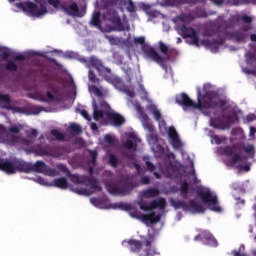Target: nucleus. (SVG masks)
Masks as SVG:
<instances>
[{
  "label": "nucleus",
  "mask_w": 256,
  "mask_h": 256,
  "mask_svg": "<svg viewBox=\"0 0 256 256\" xmlns=\"http://www.w3.org/2000/svg\"><path fill=\"white\" fill-rule=\"evenodd\" d=\"M140 183H142V185H149V183H151V178H149V176H143L140 179Z\"/></svg>",
  "instance_id": "61"
},
{
  "label": "nucleus",
  "mask_w": 256,
  "mask_h": 256,
  "mask_svg": "<svg viewBox=\"0 0 256 256\" xmlns=\"http://www.w3.org/2000/svg\"><path fill=\"white\" fill-rule=\"evenodd\" d=\"M168 135L171 139V145L174 149L181 148V140H179V134H177V130L174 127H170L168 131Z\"/></svg>",
  "instance_id": "26"
},
{
  "label": "nucleus",
  "mask_w": 256,
  "mask_h": 256,
  "mask_svg": "<svg viewBox=\"0 0 256 256\" xmlns=\"http://www.w3.org/2000/svg\"><path fill=\"white\" fill-rule=\"evenodd\" d=\"M124 93H126V95H127L128 97H130V99H133V97H135V91H133V90H131V89H129V88H126V89L124 90Z\"/></svg>",
  "instance_id": "62"
},
{
  "label": "nucleus",
  "mask_w": 256,
  "mask_h": 256,
  "mask_svg": "<svg viewBox=\"0 0 256 256\" xmlns=\"http://www.w3.org/2000/svg\"><path fill=\"white\" fill-rule=\"evenodd\" d=\"M221 117L222 118H210V126L213 127V129H219L220 131L231 129L233 123H235V119H237V116H233L231 114L222 115Z\"/></svg>",
  "instance_id": "7"
},
{
  "label": "nucleus",
  "mask_w": 256,
  "mask_h": 256,
  "mask_svg": "<svg viewBox=\"0 0 256 256\" xmlns=\"http://www.w3.org/2000/svg\"><path fill=\"white\" fill-rule=\"evenodd\" d=\"M242 21H243V23H246L247 25H251V23H253V18H251V16L244 15L242 17Z\"/></svg>",
  "instance_id": "60"
},
{
  "label": "nucleus",
  "mask_w": 256,
  "mask_h": 256,
  "mask_svg": "<svg viewBox=\"0 0 256 256\" xmlns=\"http://www.w3.org/2000/svg\"><path fill=\"white\" fill-rule=\"evenodd\" d=\"M127 11H129V13H136L137 12V8L135 7V3H133V0H128Z\"/></svg>",
  "instance_id": "54"
},
{
  "label": "nucleus",
  "mask_w": 256,
  "mask_h": 256,
  "mask_svg": "<svg viewBox=\"0 0 256 256\" xmlns=\"http://www.w3.org/2000/svg\"><path fill=\"white\" fill-rule=\"evenodd\" d=\"M127 243L132 253H139V251H141V248L144 245L143 242L133 239L128 240Z\"/></svg>",
  "instance_id": "29"
},
{
  "label": "nucleus",
  "mask_w": 256,
  "mask_h": 256,
  "mask_svg": "<svg viewBox=\"0 0 256 256\" xmlns=\"http://www.w3.org/2000/svg\"><path fill=\"white\" fill-rule=\"evenodd\" d=\"M55 95H57V88L50 87L45 94L43 92H37L35 97L41 103H53L55 101Z\"/></svg>",
  "instance_id": "15"
},
{
  "label": "nucleus",
  "mask_w": 256,
  "mask_h": 256,
  "mask_svg": "<svg viewBox=\"0 0 256 256\" xmlns=\"http://www.w3.org/2000/svg\"><path fill=\"white\" fill-rule=\"evenodd\" d=\"M244 151L248 155H251V153H255V146H253V144H249L246 147H244Z\"/></svg>",
  "instance_id": "56"
},
{
  "label": "nucleus",
  "mask_w": 256,
  "mask_h": 256,
  "mask_svg": "<svg viewBox=\"0 0 256 256\" xmlns=\"http://www.w3.org/2000/svg\"><path fill=\"white\" fill-rule=\"evenodd\" d=\"M85 183H87V185H90V187L94 189V191H101V185H99V182L96 178L86 176Z\"/></svg>",
  "instance_id": "33"
},
{
  "label": "nucleus",
  "mask_w": 256,
  "mask_h": 256,
  "mask_svg": "<svg viewBox=\"0 0 256 256\" xmlns=\"http://www.w3.org/2000/svg\"><path fill=\"white\" fill-rule=\"evenodd\" d=\"M232 37H234L238 43H241V41H245V39H247V33L243 31H236L233 32Z\"/></svg>",
  "instance_id": "36"
},
{
  "label": "nucleus",
  "mask_w": 256,
  "mask_h": 256,
  "mask_svg": "<svg viewBox=\"0 0 256 256\" xmlns=\"http://www.w3.org/2000/svg\"><path fill=\"white\" fill-rule=\"evenodd\" d=\"M151 111L153 113L154 119H156L157 121H161V112L157 109V107L152 106Z\"/></svg>",
  "instance_id": "51"
},
{
  "label": "nucleus",
  "mask_w": 256,
  "mask_h": 256,
  "mask_svg": "<svg viewBox=\"0 0 256 256\" xmlns=\"http://www.w3.org/2000/svg\"><path fill=\"white\" fill-rule=\"evenodd\" d=\"M106 39H108V41L111 45H119V38H117V37L107 36Z\"/></svg>",
  "instance_id": "55"
},
{
  "label": "nucleus",
  "mask_w": 256,
  "mask_h": 256,
  "mask_svg": "<svg viewBox=\"0 0 256 256\" xmlns=\"http://www.w3.org/2000/svg\"><path fill=\"white\" fill-rule=\"evenodd\" d=\"M170 203L174 209H183V211H187V203L183 200L172 199Z\"/></svg>",
  "instance_id": "34"
},
{
  "label": "nucleus",
  "mask_w": 256,
  "mask_h": 256,
  "mask_svg": "<svg viewBox=\"0 0 256 256\" xmlns=\"http://www.w3.org/2000/svg\"><path fill=\"white\" fill-rule=\"evenodd\" d=\"M89 154H90V157L92 159V165H96L97 164V157L99 156V154L97 153V150H90Z\"/></svg>",
  "instance_id": "52"
},
{
  "label": "nucleus",
  "mask_w": 256,
  "mask_h": 256,
  "mask_svg": "<svg viewBox=\"0 0 256 256\" xmlns=\"http://www.w3.org/2000/svg\"><path fill=\"white\" fill-rule=\"evenodd\" d=\"M145 165L150 173H153V171H155V165L151 161H146Z\"/></svg>",
  "instance_id": "59"
},
{
  "label": "nucleus",
  "mask_w": 256,
  "mask_h": 256,
  "mask_svg": "<svg viewBox=\"0 0 256 256\" xmlns=\"http://www.w3.org/2000/svg\"><path fill=\"white\" fill-rule=\"evenodd\" d=\"M223 40H202L201 45L206 47V49H210L212 53H217L219 51V45H223Z\"/></svg>",
  "instance_id": "23"
},
{
  "label": "nucleus",
  "mask_w": 256,
  "mask_h": 256,
  "mask_svg": "<svg viewBox=\"0 0 256 256\" xmlns=\"http://www.w3.org/2000/svg\"><path fill=\"white\" fill-rule=\"evenodd\" d=\"M104 19L112 24L110 31H129L131 29L128 24L124 25L119 13L115 9H109L104 15Z\"/></svg>",
  "instance_id": "5"
},
{
  "label": "nucleus",
  "mask_w": 256,
  "mask_h": 256,
  "mask_svg": "<svg viewBox=\"0 0 256 256\" xmlns=\"http://www.w3.org/2000/svg\"><path fill=\"white\" fill-rule=\"evenodd\" d=\"M143 52L149 59H151V61H154V63L161 66L165 65V58H163L155 48L146 46L143 48Z\"/></svg>",
  "instance_id": "16"
},
{
  "label": "nucleus",
  "mask_w": 256,
  "mask_h": 256,
  "mask_svg": "<svg viewBox=\"0 0 256 256\" xmlns=\"http://www.w3.org/2000/svg\"><path fill=\"white\" fill-rule=\"evenodd\" d=\"M93 107V119L94 121H99L100 119H103L105 117V110L103 109H109V104L107 102L103 101L100 103V106L97 105V102L94 100L92 103Z\"/></svg>",
  "instance_id": "18"
},
{
  "label": "nucleus",
  "mask_w": 256,
  "mask_h": 256,
  "mask_svg": "<svg viewBox=\"0 0 256 256\" xmlns=\"http://www.w3.org/2000/svg\"><path fill=\"white\" fill-rule=\"evenodd\" d=\"M32 153L36 154L38 157H53L54 159H59L63 156L61 148L52 147L49 145L36 144L31 148Z\"/></svg>",
  "instance_id": "4"
},
{
  "label": "nucleus",
  "mask_w": 256,
  "mask_h": 256,
  "mask_svg": "<svg viewBox=\"0 0 256 256\" xmlns=\"http://www.w3.org/2000/svg\"><path fill=\"white\" fill-rule=\"evenodd\" d=\"M195 241H202L204 245H209L210 247H217L218 242L215 239V236L211 234L209 231L204 230L200 234L195 237Z\"/></svg>",
  "instance_id": "17"
},
{
  "label": "nucleus",
  "mask_w": 256,
  "mask_h": 256,
  "mask_svg": "<svg viewBox=\"0 0 256 256\" xmlns=\"http://www.w3.org/2000/svg\"><path fill=\"white\" fill-rule=\"evenodd\" d=\"M5 69H6V71H17L19 69V67L17 66V64H15V62L8 61L5 64Z\"/></svg>",
  "instance_id": "46"
},
{
  "label": "nucleus",
  "mask_w": 256,
  "mask_h": 256,
  "mask_svg": "<svg viewBox=\"0 0 256 256\" xmlns=\"http://www.w3.org/2000/svg\"><path fill=\"white\" fill-rule=\"evenodd\" d=\"M88 65H90V67H94V69L99 72L105 71L107 69L105 66H103V62L96 56H91L89 58Z\"/></svg>",
  "instance_id": "27"
},
{
  "label": "nucleus",
  "mask_w": 256,
  "mask_h": 256,
  "mask_svg": "<svg viewBox=\"0 0 256 256\" xmlns=\"http://www.w3.org/2000/svg\"><path fill=\"white\" fill-rule=\"evenodd\" d=\"M159 49L161 51V54L162 55H170L171 54V51L169 49V46H167L165 43L163 42H159Z\"/></svg>",
  "instance_id": "44"
},
{
  "label": "nucleus",
  "mask_w": 256,
  "mask_h": 256,
  "mask_svg": "<svg viewBox=\"0 0 256 256\" xmlns=\"http://www.w3.org/2000/svg\"><path fill=\"white\" fill-rule=\"evenodd\" d=\"M255 133H256V128L255 127H250V131H249V137L251 139H255Z\"/></svg>",
  "instance_id": "64"
},
{
  "label": "nucleus",
  "mask_w": 256,
  "mask_h": 256,
  "mask_svg": "<svg viewBox=\"0 0 256 256\" xmlns=\"http://www.w3.org/2000/svg\"><path fill=\"white\" fill-rule=\"evenodd\" d=\"M33 55H35V52H32L30 54H14L12 55V59H14V61H25V59L29 58V57H33Z\"/></svg>",
  "instance_id": "40"
},
{
  "label": "nucleus",
  "mask_w": 256,
  "mask_h": 256,
  "mask_svg": "<svg viewBox=\"0 0 256 256\" xmlns=\"http://www.w3.org/2000/svg\"><path fill=\"white\" fill-rule=\"evenodd\" d=\"M109 118L111 119V121H113L116 127H121V125L125 123V118L121 116V114L112 113V114H109Z\"/></svg>",
  "instance_id": "32"
},
{
  "label": "nucleus",
  "mask_w": 256,
  "mask_h": 256,
  "mask_svg": "<svg viewBox=\"0 0 256 256\" xmlns=\"http://www.w3.org/2000/svg\"><path fill=\"white\" fill-rule=\"evenodd\" d=\"M53 187H57V189H68L69 182H67V178L60 177L53 180Z\"/></svg>",
  "instance_id": "30"
},
{
  "label": "nucleus",
  "mask_w": 256,
  "mask_h": 256,
  "mask_svg": "<svg viewBox=\"0 0 256 256\" xmlns=\"http://www.w3.org/2000/svg\"><path fill=\"white\" fill-rule=\"evenodd\" d=\"M51 135L55 137L57 141H65V135L61 133L59 130H51Z\"/></svg>",
  "instance_id": "41"
},
{
  "label": "nucleus",
  "mask_w": 256,
  "mask_h": 256,
  "mask_svg": "<svg viewBox=\"0 0 256 256\" xmlns=\"http://www.w3.org/2000/svg\"><path fill=\"white\" fill-rule=\"evenodd\" d=\"M90 91H92V93H94V95H96V97H103V91H101V89H99V87L92 85L89 86Z\"/></svg>",
  "instance_id": "47"
},
{
  "label": "nucleus",
  "mask_w": 256,
  "mask_h": 256,
  "mask_svg": "<svg viewBox=\"0 0 256 256\" xmlns=\"http://www.w3.org/2000/svg\"><path fill=\"white\" fill-rule=\"evenodd\" d=\"M227 105V100L219 97V92L215 90H208L200 97V108L198 111L205 113V109H223Z\"/></svg>",
  "instance_id": "1"
},
{
  "label": "nucleus",
  "mask_w": 256,
  "mask_h": 256,
  "mask_svg": "<svg viewBox=\"0 0 256 256\" xmlns=\"http://www.w3.org/2000/svg\"><path fill=\"white\" fill-rule=\"evenodd\" d=\"M253 29V25L251 24H246L242 26V33H247L248 31H251Z\"/></svg>",
  "instance_id": "63"
},
{
  "label": "nucleus",
  "mask_w": 256,
  "mask_h": 256,
  "mask_svg": "<svg viewBox=\"0 0 256 256\" xmlns=\"http://www.w3.org/2000/svg\"><path fill=\"white\" fill-rule=\"evenodd\" d=\"M196 193L203 203L208 205L210 211H214L215 213H221L223 211L221 206H217L219 201L217 200V196L211 193V190H197Z\"/></svg>",
  "instance_id": "6"
},
{
  "label": "nucleus",
  "mask_w": 256,
  "mask_h": 256,
  "mask_svg": "<svg viewBox=\"0 0 256 256\" xmlns=\"http://www.w3.org/2000/svg\"><path fill=\"white\" fill-rule=\"evenodd\" d=\"M241 143L233 144V145H228L225 146L222 151L223 154L226 155V157H232L230 163L232 165H237V163H240L242 161L241 154L239 151L241 150Z\"/></svg>",
  "instance_id": "9"
},
{
  "label": "nucleus",
  "mask_w": 256,
  "mask_h": 256,
  "mask_svg": "<svg viewBox=\"0 0 256 256\" xmlns=\"http://www.w3.org/2000/svg\"><path fill=\"white\" fill-rule=\"evenodd\" d=\"M48 3L54 7V9H59L61 7V2L59 0H48Z\"/></svg>",
  "instance_id": "58"
},
{
  "label": "nucleus",
  "mask_w": 256,
  "mask_h": 256,
  "mask_svg": "<svg viewBox=\"0 0 256 256\" xmlns=\"http://www.w3.org/2000/svg\"><path fill=\"white\" fill-rule=\"evenodd\" d=\"M189 193V182H187L186 180L182 182L181 186H180V195L181 197H187Z\"/></svg>",
  "instance_id": "37"
},
{
  "label": "nucleus",
  "mask_w": 256,
  "mask_h": 256,
  "mask_svg": "<svg viewBox=\"0 0 256 256\" xmlns=\"http://www.w3.org/2000/svg\"><path fill=\"white\" fill-rule=\"evenodd\" d=\"M19 7L23 9V11L30 13L32 17H41L47 13V4L45 3H40V5H37L34 2H21Z\"/></svg>",
  "instance_id": "8"
},
{
  "label": "nucleus",
  "mask_w": 256,
  "mask_h": 256,
  "mask_svg": "<svg viewBox=\"0 0 256 256\" xmlns=\"http://www.w3.org/2000/svg\"><path fill=\"white\" fill-rule=\"evenodd\" d=\"M123 147L124 149H128V151H137V145L132 140H126Z\"/></svg>",
  "instance_id": "42"
},
{
  "label": "nucleus",
  "mask_w": 256,
  "mask_h": 256,
  "mask_svg": "<svg viewBox=\"0 0 256 256\" xmlns=\"http://www.w3.org/2000/svg\"><path fill=\"white\" fill-rule=\"evenodd\" d=\"M0 141H5L6 143H17L19 141L18 136H11L9 130L3 125L0 124Z\"/></svg>",
  "instance_id": "21"
},
{
  "label": "nucleus",
  "mask_w": 256,
  "mask_h": 256,
  "mask_svg": "<svg viewBox=\"0 0 256 256\" xmlns=\"http://www.w3.org/2000/svg\"><path fill=\"white\" fill-rule=\"evenodd\" d=\"M109 163L112 165V167H117L119 165V159L115 154H110L109 155Z\"/></svg>",
  "instance_id": "49"
},
{
  "label": "nucleus",
  "mask_w": 256,
  "mask_h": 256,
  "mask_svg": "<svg viewBox=\"0 0 256 256\" xmlns=\"http://www.w3.org/2000/svg\"><path fill=\"white\" fill-rule=\"evenodd\" d=\"M9 133H12L13 135H19V133H21V128L17 126H10Z\"/></svg>",
  "instance_id": "57"
},
{
  "label": "nucleus",
  "mask_w": 256,
  "mask_h": 256,
  "mask_svg": "<svg viewBox=\"0 0 256 256\" xmlns=\"http://www.w3.org/2000/svg\"><path fill=\"white\" fill-rule=\"evenodd\" d=\"M230 3L235 7H239V5H250L249 0H231Z\"/></svg>",
  "instance_id": "50"
},
{
  "label": "nucleus",
  "mask_w": 256,
  "mask_h": 256,
  "mask_svg": "<svg viewBox=\"0 0 256 256\" xmlns=\"http://www.w3.org/2000/svg\"><path fill=\"white\" fill-rule=\"evenodd\" d=\"M56 168L60 170L61 173H65L66 177H69L74 185H85V175L79 176L78 174H72L66 164H57Z\"/></svg>",
  "instance_id": "13"
},
{
  "label": "nucleus",
  "mask_w": 256,
  "mask_h": 256,
  "mask_svg": "<svg viewBox=\"0 0 256 256\" xmlns=\"http://www.w3.org/2000/svg\"><path fill=\"white\" fill-rule=\"evenodd\" d=\"M62 11L67 13V15H71L73 17H79V6L77 3H72L69 5V7H66L65 5H61Z\"/></svg>",
  "instance_id": "28"
},
{
  "label": "nucleus",
  "mask_w": 256,
  "mask_h": 256,
  "mask_svg": "<svg viewBox=\"0 0 256 256\" xmlns=\"http://www.w3.org/2000/svg\"><path fill=\"white\" fill-rule=\"evenodd\" d=\"M198 103L193 102L186 93H181L176 97V103L181 107H192V109H201V90L197 92Z\"/></svg>",
  "instance_id": "10"
},
{
  "label": "nucleus",
  "mask_w": 256,
  "mask_h": 256,
  "mask_svg": "<svg viewBox=\"0 0 256 256\" xmlns=\"http://www.w3.org/2000/svg\"><path fill=\"white\" fill-rule=\"evenodd\" d=\"M177 19L181 22L180 24H177L178 31L181 32L184 39H191V45L199 47V36H197V31L194 28L187 27V23H191L193 17L182 15L178 16Z\"/></svg>",
  "instance_id": "3"
},
{
  "label": "nucleus",
  "mask_w": 256,
  "mask_h": 256,
  "mask_svg": "<svg viewBox=\"0 0 256 256\" xmlns=\"http://www.w3.org/2000/svg\"><path fill=\"white\" fill-rule=\"evenodd\" d=\"M91 25L94 27H101V14L95 13L91 19Z\"/></svg>",
  "instance_id": "39"
},
{
  "label": "nucleus",
  "mask_w": 256,
  "mask_h": 256,
  "mask_svg": "<svg viewBox=\"0 0 256 256\" xmlns=\"http://www.w3.org/2000/svg\"><path fill=\"white\" fill-rule=\"evenodd\" d=\"M159 193V189L157 188H148L142 191V196L146 199H153L154 197H158Z\"/></svg>",
  "instance_id": "31"
},
{
  "label": "nucleus",
  "mask_w": 256,
  "mask_h": 256,
  "mask_svg": "<svg viewBox=\"0 0 256 256\" xmlns=\"http://www.w3.org/2000/svg\"><path fill=\"white\" fill-rule=\"evenodd\" d=\"M32 171L34 173H43L44 175H47L48 177H57V175H59V172L57 170L49 167L42 160H38L34 164H32L31 172Z\"/></svg>",
  "instance_id": "11"
},
{
  "label": "nucleus",
  "mask_w": 256,
  "mask_h": 256,
  "mask_svg": "<svg viewBox=\"0 0 256 256\" xmlns=\"http://www.w3.org/2000/svg\"><path fill=\"white\" fill-rule=\"evenodd\" d=\"M193 15H195V17H197L198 19H205L208 17L207 11H205V8H196L193 11Z\"/></svg>",
  "instance_id": "35"
},
{
  "label": "nucleus",
  "mask_w": 256,
  "mask_h": 256,
  "mask_svg": "<svg viewBox=\"0 0 256 256\" xmlns=\"http://www.w3.org/2000/svg\"><path fill=\"white\" fill-rule=\"evenodd\" d=\"M137 187V184L133 181H129V178L125 177L122 180H116L106 185V189L110 195H130L131 191Z\"/></svg>",
  "instance_id": "2"
},
{
  "label": "nucleus",
  "mask_w": 256,
  "mask_h": 256,
  "mask_svg": "<svg viewBox=\"0 0 256 256\" xmlns=\"http://www.w3.org/2000/svg\"><path fill=\"white\" fill-rule=\"evenodd\" d=\"M155 241V236L152 234H148L147 238L144 239L143 245L144 247H147V249L144 250L146 256H155L159 255V252L155 248H151V245H153Z\"/></svg>",
  "instance_id": "20"
},
{
  "label": "nucleus",
  "mask_w": 256,
  "mask_h": 256,
  "mask_svg": "<svg viewBox=\"0 0 256 256\" xmlns=\"http://www.w3.org/2000/svg\"><path fill=\"white\" fill-rule=\"evenodd\" d=\"M69 129L75 135H81L83 133V128L77 123L70 124Z\"/></svg>",
  "instance_id": "38"
},
{
  "label": "nucleus",
  "mask_w": 256,
  "mask_h": 256,
  "mask_svg": "<svg viewBox=\"0 0 256 256\" xmlns=\"http://www.w3.org/2000/svg\"><path fill=\"white\" fill-rule=\"evenodd\" d=\"M104 141H106L108 145H115V137L111 134H106L104 137Z\"/></svg>",
  "instance_id": "53"
},
{
  "label": "nucleus",
  "mask_w": 256,
  "mask_h": 256,
  "mask_svg": "<svg viewBox=\"0 0 256 256\" xmlns=\"http://www.w3.org/2000/svg\"><path fill=\"white\" fill-rule=\"evenodd\" d=\"M88 79L91 83H101V79L97 77L93 70H89L88 72Z\"/></svg>",
  "instance_id": "43"
},
{
  "label": "nucleus",
  "mask_w": 256,
  "mask_h": 256,
  "mask_svg": "<svg viewBox=\"0 0 256 256\" xmlns=\"http://www.w3.org/2000/svg\"><path fill=\"white\" fill-rule=\"evenodd\" d=\"M166 205H167V200H165V198L163 197L153 200L149 204L145 202L139 203V207L142 211H153V209H160L161 211H163L165 210Z\"/></svg>",
  "instance_id": "14"
},
{
  "label": "nucleus",
  "mask_w": 256,
  "mask_h": 256,
  "mask_svg": "<svg viewBox=\"0 0 256 256\" xmlns=\"http://www.w3.org/2000/svg\"><path fill=\"white\" fill-rule=\"evenodd\" d=\"M0 101L1 103H5V105L2 106V109L13 111L14 113H23V108L11 105V97H9V94H0Z\"/></svg>",
  "instance_id": "19"
},
{
  "label": "nucleus",
  "mask_w": 256,
  "mask_h": 256,
  "mask_svg": "<svg viewBox=\"0 0 256 256\" xmlns=\"http://www.w3.org/2000/svg\"><path fill=\"white\" fill-rule=\"evenodd\" d=\"M186 211H190V213H205V207L197 202V200L193 199L187 203Z\"/></svg>",
  "instance_id": "25"
},
{
  "label": "nucleus",
  "mask_w": 256,
  "mask_h": 256,
  "mask_svg": "<svg viewBox=\"0 0 256 256\" xmlns=\"http://www.w3.org/2000/svg\"><path fill=\"white\" fill-rule=\"evenodd\" d=\"M15 172L31 173L32 164L23 160H14Z\"/></svg>",
  "instance_id": "24"
},
{
  "label": "nucleus",
  "mask_w": 256,
  "mask_h": 256,
  "mask_svg": "<svg viewBox=\"0 0 256 256\" xmlns=\"http://www.w3.org/2000/svg\"><path fill=\"white\" fill-rule=\"evenodd\" d=\"M181 3H185V1L181 0H164V5L167 7H175L176 5H181Z\"/></svg>",
  "instance_id": "45"
},
{
  "label": "nucleus",
  "mask_w": 256,
  "mask_h": 256,
  "mask_svg": "<svg viewBox=\"0 0 256 256\" xmlns=\"http://www.w3.org/2000/svg\"><path fill=\"white\" fill-rule=\"evenodd\" d=\"M131 217L142 221V223H151V225H155V223H159V221H161V214H156L154 211L150 212V214H143L141 212L134 211L131 213Z\"/></svg>",
  "instance_id": "12"
},
{
  "label": "nucleus",
  "mask_w": 256,
  "mask_h": 256,
  "mask_svg": "<svg viewBox=\"0 0 256 256\" xmlns=\"http://www.w3.org/2000/svg\"><path fill=\"white\" fill-rule=\"evenodd\" d=\"M0 171L8 173V175L15 174V160H3L0 159Z\"/></svg>",
  "instance_id": "22"
},
{
  "label": "nucleus",
  "mask_w": 256,
  "mask_h": 256,
  "mask_svg": "<svg viewBox=\"0 0 256 256\" xmlns=\"http://www.w3.org/2000/svg\"><path fill=\"white\" fill-rule=\"evenodd\" d=\"M212 139L215 141L216 145H221V143H225V141H227V137L219 135H213Z\"/></svg>",
  "instance_id": "48"
}]
</instances>
